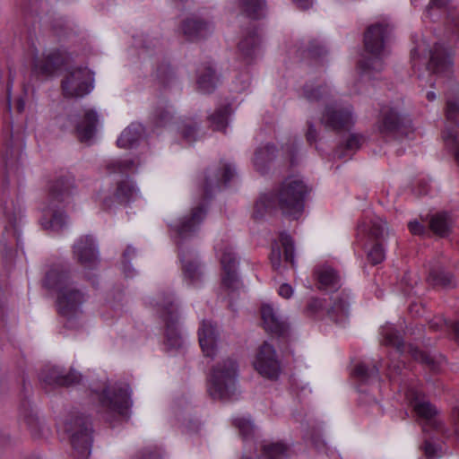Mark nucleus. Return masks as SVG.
Instances as JSON below:
<instances>
[{
    "label": "nucleus",
    "instance_id": "obj_1",
    "mask_svg": "<svg viewBox=\"0 0 459 459\" xmlns=\"http://www.w3.org/2000/svg\"><path fill=\"white\" fill-rule=\"evenodd\" d=\"M310 189L299 175L284 178L274 193L264 194L256 200L252 216L255 219L272 214L276 209L291 219L298 220L304 212V202Z\"/></svg>",
    "mask_w": 459,
    "mask_h": 459
},
{
    "label": "nucleus",
    "instance_id": "obj_2",
    "mask_svg": "<svg viewBox=\"0 0 459 459\" xmlns=\"http://www.w3.org/2000/svg\"><path fill=\"white\" fill-rule=\"evenodd\" d=\"M411 63L418 73L420 86L422 88L434 86L438 79L448 78L453 72L450 52L425 36L415 39L411 51Z\"/></svg>",
    "mask_w": 459,
    "mask_h": 459
},
{
    "label": "nucleus",
    "instance_id": "obj_3",
    "mask_svg": "<svg viewBox=\"0 0 459 459\" xmlns=\"http://www.w3.org/2000/svg\"><path fill=\"white\" fill-rule=\"evenodd\" d=\"M44 284L55 295L58 313L67 320V326L73 327V321L82 314L83 292L74 286L61 266H55L47 273Z\"/></svg>",
    "mask_w": 459,
    "mask_h": 459
},
{
    "label": "nucleus",
    "instance_id": "obj_4",
    "mask_svg": "<svg viewBox=\"0 0 459 459\" xmlns=\"http://www.w3.org/2000/svg\"><path fill=\"white\" fill-rule=\"evenodd\" d=\"M391 27L387 22H376L368 27L364 37L365 53L359 61L358 74L361 81L373 79L385 65Z\"/></svg>",
    "mask_w": 459,
    "mask_h": 459
},
{
    "label": "nucleus",
    "instance_id": "obj_5",
    "mask_svg": "<svg viewBox=\"0 0 459 459\" xmlns=\"http://www.w3.org/2000/svg\"><path fill=\"white\" fill-rule=\"evenodd\" d=\"M304 92L309 101H319L325 106L321 122L326 127L339 131L348 129L354 124L351 106L339 101L328 85H320L316 89L306 86Z\"/></svg>",
    "mask_w": 459,
    "mask_h": 459
},
{
    "label": "nucleus",
    "instance_id": "obj_6",
    "mask_svg": "<svg viewBox=\"0 0 459 459\" xmlns=\"http://www.w3.org/2000/svg\"><path fill=\"white\" fill-rule=\"evenodd\" d=\"M349 293L342 290L330 297V303L320 298H310L305 307L307 316L316 320H330L339 325H344L349 316Z\"/></svg>",
    "mask_w": 459,
    "mask_h": 459
},
{
    "label": "nucleus",
    "instance_id": "obj_7",
    "mask_svg": "<svg viewBox=\"0 0 459 459\" xmlns=\"http://www.w3.org/2000/svg\"><path fill=\"white\" fill-rule=\"evenodd\" d=\"M208 391L219 400H230L237 391V364L230 358L221 359L212 367Z\"/></svg>",
    "mask_w": 459,
    "mask_h": 459
},
{
    "label": "nucleus",
    "instance_id": "obj_8",
    "mask_svg": "<svg viewBox=\"0 0 459 459\" xmlns=\"http://www.w3.org/2000/svg\"><path fill=\"white\" fill-rule=\"evenodd\" d=\"M378 132L386 136L406 135L412 129L411 119L402 100L382 106L377 121Z\"/></svg>",
    "mask_w": 459,
    "mask_h": 459
},
{
    "label": "nucleus",
    "instance_id": "obj_9",
    "mask_svg": "<svg viewBox=\"0 0 459 459\" xmlns=\"http://www.w3.org/2000/svg\"><path fill=\"white\" fill-rule=\"evenodd\" d=\"M60 433L67 434L72 446L81 459L87 458L91 451V424L83 416L71 414L57 423Z\"/></svg>",
    "mask_w": 459,
    "mask_h": 459
},
{
    "label": "nucleus",
    "instance_id": "obj_10",
    "mask_svg": "<svg viewBox=\"0 0 459 459\" xmlns=\"http://www.w3.org/2000/svg\"><path fill=\"white\" fill-rule=\"evenodd\" d=\"M150 305L156 309L157 314L165 323V345L168 349H178L183 343V338L178 329V307L170 295H159L150 300Z\"/></svg>",
    "mask_w": 459,
    "mask_h": 459
},
{
    "label": "nucleus",
    "instance_id": "obj_11",
    "mask_svg": "<svg viewBox=\"0 0 459 459\" xmlns=\"http://www.w3.org/2000/svg\"><path fill=\"white\" fill-rule=\"evenodd\" d=\"M214 250L222 270L221 286L229 296L234 298L241 284L237 273L238 258L233 243L229 238H221L216 242Z\"/></svg>",
    "mask_w": 459,
    "mask_h": 459
},
{
    "label": "nucleus",
    "instance_id": "obj_12",
    "mask_svg": "<svg viewBox=\"0 0 459 459\" xmlns=\"http://www.w3.org/2000/svg\"><path fill=\"white\" fill-rule=\"evenodd\" d=\"M72 194L73 190L70 185L64 186L63 183H58L54 186L50 200L42 208L40 223L45 230L58 232L68 224V219L57 206V203H68Z\"/></svg>",
    "mask_w": 459,
    "mask_h": 459
},
{
    "label": "nucleus",
    "instance_id": "obj_13",
    "mask_svg": "<svg viewBox=\"0 0 459 459\" xmlns=\"http://www.w3.org/2000/svg\"><path fill=\"white\" fill-rule=\"evenodd\" d=\"M385 222L380 218L375 217L365 220L358 226L357 239L359 242L367 241L365 248L368 252V259L373 264L381 263L385 256V249L379 242L384 235Z\"/></svg>",
    "mask_w": 459,
    "mask_h": 459
},
{
    "label": "nucleus",
    "instance_id": "obj_14",
    "mask_svg": "<svg viewBox=\"0 0 459 459\" xmlns=\"http://www.w3.org/2000/svg\"><path fill=\"white\" fill-rule=\"evenodd\" d=\"M141 198V193L134 181L126 178L110 186L109 180L96 194L95 199L104 209H111L117 204H129Z\"/></svg>",
    "mask_w": 459,
    "mask_h": 459
},
{
    "label": "nucleus",
    "instance_id": "obj_15",
    "mask_svg": "<svg viewBox=\"0 0 459 459\" xmlns=\"http://www.w3.org/2000/svg\"><path fill=\"white\" fill-rule=\"evenodd\" d=\"M128 385L121 383L107 386L99 395L100 403L107 413V420L126 417L132 404Z\"/></svg>",
    "mask_w": 459,
    "mask_h": 459
},
{
    "label": "nucleus",
    "instance_id": "obj_16",
    "mask_svg": "<svg viewBox=\"0 0 459 459\" xmlns=\"http://www.w3.org/2000/svg\"><path fill=\"white\" fill-rule=\"evenodd\" d=\"M405 397L422 425V430L425 434L432 431L437 434L442 431L441 422L437 418V411L427 400L421 390L411 386L406 391Z\"/></svg>",
    "mask_w": 459,
    "mask_h": 459
},
{
    "label": "nucleus",
    "instance_id": "obj_17",
    "mask_svg": "<svg viewBox=\"0 0 459 459\" xmlns=\"http://www.w3.org/2000/svg\"><path fill=\"white\" fill-rule=\"evenodd\" d=\"M26 59L35 74L52 76L68 63L69 55L62 50L55 49L39 56V50L32 46L26 53Z\"/></svg>",
    "mask_w": 459,
    "mask_h": 459
},
{
    "label": "nucleus",
    "instance_id": "obj_18",
    "mask_svg": "<svg viewBox=\"0 0 459 459\" xmlns=\"http://www.w3.org/2000/svg\"><path fill=\"white\" fill-rule=\"evenodd\" d=\"M93 73L87 67H70L62 79L61 87L65 97L81 98L93 89Z\"/></svg>",
    "mask_w": 459,
    "mask_h": 459
},
{
    "label": "nucleus",
    "instance_id": "obj_19",
    "mask_svg": "<svg viewBox=\"0 0 459 459\" xmlns=\"http://www.w3.org/2000/svg\"><path fill=\"white\" fill-rule=\"evenodd\" d=\"M382 343L386 346L394 348L395 352L398 354L408 353L410 356L421 363L429 365L431 369L437 370L438 367L436 365L434 358L426 352L420 351L418 348L408 345L404 346L402 342L401 336L394 325L386 324L381 328Z\"/></svg>",
    "mask_w": 459,
    "mask_h": 459
},
{
    "label": "nucleus",
    "instance_id": "obj_20",
    "mask_svg": "<svg viewBox=\"0 0 459 459\" xmlns=\"http://www.w3.org/2000/svg\"><path fill=\"white\" fill-rule=\"evenodd\" d=\"M442 139L445 145L454 152L459 164V99L448 100L446 102Z\"/></svg>",
    "mask_w": 459,
    "mask_h": 459
},
{
    "label": "nucleus",
    "instance_id": "obj_21",
    "mask_svg": "<svg viewBox=\"0 0 459 459\" xmlns=\"http://www.w3.org/2000/svg\"><path fill=\"white\" fill-rule=\"evenodd\" d=\"M253 365L259 375L270 380H276L281 372V363L276 351L267 342L259 347Z\"/></svg>",
    "mask_w": 459,
    "mask_h": 459
},
{
    "label": "nucleus",
    "instance_id": "obj_22",
    "mask_svg": "<svg viewBox=\"0 0 459 459\" xmlns=\"http://www.w3.org/2000/svg\"><path fill=\"white\" fill-rule=\"evenodd\" d=\"M205 216L204 204L192 209L190 216L168 222L173 238L186 239L195 235Z\"/></svg>",
    "mask_w": 459,
    "mask_h": 459
},
{
    "label": "nucleus",
    "instance_id": "obj_23",
    "mask_svg": "<svg viewBox=\"0 0 459 459\" xmlns=\"http://www.w3.org/2000/svg\"><path fill=\"white\" fill-rule=\"evenodd\" d=\"M198 341L204 357L214 359L221 353L219 329L211 320L204 319L198 328Z\"/></svg>",
    "mask_w": 459,
    "mask_h": 459
},
{
    "label": "nucleus",
    "instance_id": "obj_24",
    "mask_svg": "<svg viewBox=\"0 0 459 459\" xmlns=\"http://www.w3.org/2000/svg\"><path fill=\"white\" fill-rule=\"evenodd\" d=\"M73 257L83 269H95L100 259L93 238L82 236L77 238L73 245Z\"/></svg>",
    "mask_w": 459,
    "mask_h": 459
},
{
    "label": "nucleus",
    "instance_id": "obj_25",
    "mask_svg": "<svg viewBox=\"0 0 459 459\" xmlns=\"http://www.w3.org/2000/svg\"><path fill=\"white\" fill-rule=\"evenodd\" d=\"M270 260L274 269H280L286 263H294V245L288 234L281 233L273 244Z\"/></svg>",
    "mask_w": 459,
    "mask_h": 459
},
{
    "label": "nucleus",
    "instance_id": "obj_26",
    "mask_svg": "<svg viewBox=\"0 0 459 459\" xmlns=\"http://www.w3.org/2000/svg\"><path fill=\"white\" fill-rule=\"evenodd\" d=\"M234 167L230 163H222L217 170L210 169L204 180V193L206 196L219 189L221 186L226 185L235 177Z\"/></svg>",
    "mask_w": 459,
    "mask_h": 459
},
{
    "label": "nucleus",
    "instance_id": "obj_27",
    "mask_svg": "<svg viewBox=\"0 0 459 459\" xmlns=\"http://www.w3.org/2000/svg\"><path fill=\"white\" fill-rule=\"evenodd\" d=\"M179 258L185 280L188 284L197 287L201 282L203 272L196 253L180 247Z\"/></svg>",
    "mask_w": 459,
    "mask_h": 459
},
{
    "label": "nucleus",
    "instance_id": "obj_28",
    "mask_svg": "<svg viewBox=\"0 0 459 459\" xmlns=\"http://www.w3.org/2000/svg\"><path fill=\"white\" fill-rule=\"evenodd\" d=\"M212 22L203 20L197 16L186 18L181 26V30L189 40L203 39L213 31Z\"/></svg>",
    "mask_w": 459,
    "mask_h": 459
},
{
    "label": "nucleus",
    "instance_id": "obj_29",
    "mask_svg": "<svg viewBox=\"0 0 459 459\" xmlns=\"http://www.w3.org/2000/svg\"><path fill=\"white\" fill-rule=\"evenodd\" d=\"M260 313L265 331L276 334H282L285 332L286 323L273 304L266 302L263 303Z\"/></svg>",
    "mask_w": 459,
    "mask_h": 459
},
{
    "label": "nucleus",
    "instance_id": "obj_30",
    "mask_svg": "<svg viewBox=\"0 0 459 459\" xmlns=\"http://www.w3.org/2000/svg\"><path fill=\"white\" fill-rule=\"evenodd\" d=\"M238 51L241 58L247 64H251L262 56L261 39L255 32L248 33L240 40Z\"/></svg>",
    "mask_w": 459,
    "mask_h": 459
},
{
    "label": "nucleus",
    "instance_id": "obj_31",
    "mask_svg": "<svg viewBox=\"0 0 459 459\" xmlns=\"http://www.w3.org/2000/svg\"><path fill=\"white\" fill-rule=\"evenodd\" d=\"M318 288L325 290H338L341 287V278L330 266L323 265L315 272Z\"/></svg>",
    "mask_w": 459,
    "mask_h": 459
},
{
    "label": "nucleus",
    "instance_id": "obj_32",
    "mask_svg": "<svg viewBox=\"0 0 459 459\" xmlns=\"http://www.w3.org/2000/svg\"><path fill=\"white\" fill-rule=\"evenodd\" d=\"M40 379L49 385H70L81 379V375L76 371H71L63 375L59 368H52L48 374L42 373Z\"/></svg>",
    "mask_w": 459,
    "mask_h": 459
},
{
    "label": "nucleus",
    "instance_id": "obj_33",
    "mask_svg": "<svg viewBox=\"0 0 459 459\" xmlns=\"http://www.w3.org/2000/svg\"><path fill=\"white\" fill-rule=\"evenodd\" d=\"M97 124V113L94 110H87L83 119L76 126V131L82 142H88L93 137Z\"/></svg>",
    "mask_w": 459,
    "mask_h": 459
},
{
    "label": "nucleus",
    "instance_id": "obj_34",
    "mask_svg": "<svg viewBox=\"0 0 459 459\" xmlns=\"http://www.w3.org/2000/svg\"><path fill=\"white\" fill-rule=\"evenodd\" d=\"M143 134V127L141 124L133 123L128 126L118 137L117 143L119 148H133Z\"/></svg>",
    "mask_w": 459,
    "mask_h": 459
},
{
    "label": "nucleus",
    "instance_id": "obj_35",
    "mask_svg": "<svg viewBox=\"0 0 459 459\" xmlns=\"http://www.w3.org/2000/svg\"><path fill=\"white\" fill-rule=\"evenodd\" d=\"M196 84L203 93L212 92L218 84V77L211 66H202L197 71Z\"/></svg>",
    "mask_w": 459,
    "mask_h": 459
},
{
    "label": "nucleus",
    "instance_id": "obj_36",
    "mask_svg": "<svg viewBox=\"0 0 459 459\" xmlns=\"http://www.w3.org/2000/svg\"><path fill=\"white\" fill-rule=\"evenodd\" d=\"M275 157V148L273 145H265L258 148L254 154L252 162L255 169L261 174L265 173L269 164Z\"/></svg>",
    "mask_w": 459,
    "mask_h": 459
},
{
    "label": "nucleus",
    "instance_id": "obj_37",
    "mask_svg": "<svg viewBox=\"0 0 459 459\" xmlns=\"http://www.w3.org/2000/svg\"><path fill=\"white\" fill-rule=\"evenodd\" d=\"M452 226L451 216L447 212H437L431 216L429 227L431 230L439 236L448 234Z\"/></svg>",
    "mask_w": 459,
    "mask_h": 459
},
{
    "label": "nucleus",
    "instance_id": "obj_38",
    "mask_svg": "<svg viewBox=\"0 0 459 459\" xmlns=\"http://www.w3.org/2000/svg\"><path fill=\"white\" fill-rule=\"evenodd\" d=\"M137 167L138 163L131 158L117 159L108 162L107 165V170L110 175H124L134 172Z\"/></svg>",
    "mask_w": 459,
    "mask_h": 459
},
{
    "label": "nucleus",
    "instance_id": "obj_39",
    "mask_svg": "<svg viewBox=\"0 0 459 459\" xmlns=\"http://www.w3.org/2000/svg\"><path fill=\"white\" fill-rule=\"evenodd\" d=\"M230 114L231 108L229 106L217 108L209 117L212 128L218 131H224L229 125Z\"/></svg>",
    "mask_w": 459,
    "mask_h": 459
},
{
    "label": "nucleus",
    "instance_id": "obj_40",
    "mask_svg": "<svg viewBox=\"0 0 459 459\" xmlns=\"http://www.w3.org/2000/svg\"><path fill=\"white\" fill-rule=\"evenodd\" d=\"M377 373L378 369L375 365L365 362L358 364L353 371V375L357 379L366 383L377 379Z\"/></svg>",
    "mask_w": 459,
    "mask_h": 459
},
{
    "label": "nucleus",
    "instance_id": "obj_41",
    "mask_svg": "<svg viewBox=\"0 0 459 459\" xmlns=\"http://www.w3.org/2000/svg\"><path fill=\"white\" fill-rule=\"evenodd\" d=\"M287 455V447L282 443H273L264 446L263 459H285Z\"/></svg>",
    "mask_w": 459,
    "mask_h": 459
},
{
    "label": "nucleus",
    "instance_id": "obj_42",
    "mask_svg": "<svg viewBox=\"0 0 459 459\" xmlns=\"http://www.w3.org/2000/svg\"><path fill=\"white\" fill-rule=\"evenodd\" d=\"M428 281L433 285L451 287L454 285L453 276L443 270H431Z\"/></svg>",
    "mask_w": 459,
    "mask_h": 459
},
{
    "label": "nucleus",
    "instance_id": "obj_43",
    "mask_svg": "<svg viewBox=\"0 0 459 459\" xmlns=\"http://www.w3.org/2000/svg\"><path fill=\"white\" fill-rule=\"evenodd\" d=\"M264 5L263 0H242L241 3L243 11L255 19L263 15Z\"/></svg>",
    "mask_w": 459,
    "mask_h": 459
},
{
    "label": "nucleus",
    "instance_id": "obj_44",
    "mask_svg": "<svg viewBox=\"0 0 459 459\" xmlns=\"http://www.w3.org/2000/svg\"><path fill=\"white\" fill-rule=\"evenodd\" d=\"M423 451L427 459H438L442 455L441 446L436 444L430 435L425 437Z\"/></svg>",
    "mask_w": 459,
    "mask_h": 459
},
{
    "label": "nucleus",
    "instance_id": "obj_45",
    "mask_svg": "<svg viewBox=\"0 0 459 459\" xmlns=\"http://www.w3.org/2000/svg\"><path fill=\"white\" fill-rule=\"evenodd\" d=\"M234 425L245 438H247L254 432L255 426L248 416L235 418Z\"/></svg>",
    "mask_w": 459,
    "mask_h": 459
},
{
    "label": "nucleus",
    "instance_id": "obj_46",
    "mask_svg": "<svg viewBox=\"0 0 459 459\" xmlns=\"http://www.w3.org/2000/svg\"><path fill=\"white\" fill-rule=\"evenodd\" d=\"M178 130L182 136L189 143L195 140V128L192 126L191 122H183L179 126Z\"/></svg>",
    "mask_w": 459,
    "mask_h": 459
},
{
    "label": "nucleus",
    "instance_id": "obj_47",
    "mask_svg": "<svg viewBox=\"0 0 459 459\" xmlns=\"http://www.w3.org/2000/svg\"><path fill=\"white\" fill-rule=\"evenodd\" d=\"M363 143V137L360 134H352L346 141V148L351 151L357 150Z\"/></svg>",
    "mask_w": 459,
    "mask_h": 459
},
{
    "label": "nucleus",
    "instance_id": "obj_48",
    "mask_svg": "<svg viewBox=\"0 0 459 459\" xmlns=\"http://www.w3.org/2000/svg\"><path fill=\"white\" fill-rule=\"evenodd\" d=\"M135 254V249L132 247H127V248L125 250L123 254V271L126 274V276L129 277L132 276V273H130V266L127 265L126 261L130 258L131 255H134Z\"/></svg>",
    "mask_w": 459,
    "mask_h": 459
},
{
    "label": "nucleus",
    "instance_id": "obj_49",
    "mask_svg": "<svg viewBox=\"0 0 459 459\" xmlns=\"http://www.w3.org/2000/svg\"><path fill=\"white\" fill-rule=\"evenodd\" d=\"M278 294L283 299H290L294 294V289L289 283H282L278 289Z\"/></svg>",
    "mask_w": 459,
    "mask_h": 459
},
{
    "label": "nucleus",
    "instance_id": "obj_50",
    "mask_svg": "<svg viewBox=\"0 0 459 459\" xmlns=\"http://www.w3.org/2000/svg\"><path fill=\"white\" fill-rule=\"evenodd\" d=\"M156 116H157V124L159 126H166L172 118L171 111L169 108L160 111Z\"/></svg>",
    "mask_w": 459,
    "mask_h": 459
},
{
    "label": "nucleus",
    "instance_id": "obj_51",
    "mask_svg": "<svg viewBox=\"0 0 459 459\" xmlns=\"http://www.w3.org/2000/svg\"><path fill=\"white\" fill-rule=\"evenodd\" d=\"M408 228L411 233L413 235H422L425 233L424 225L419 222L418 221H410L408 224Z\"/></svg>",
    "mask_w": 459,
    "mask_h": 459
},
{
    "label": "nucleus",
    "instance_id": "obj_52",
    "mask_svg": "<svg viewBox=\"0 0 459 459\" xmlns=\"http://www.w3.org/2000/svg\"><path fill=\"white\" fill-rule=\"evenodd\" d=\"M449 0H430L429 4L427 9V13L431 15V13L437 9H441L443 7H446Z\"/></svg>",
    "mask_w": 459,
    "mask_h": 459
},
{
    "label": "nucleus",
    "instance_id": "obj_53",
    "mask_svg": "<svg viewBox=\"0 0 459 459\" xmlns=\"http://www.w3.org/2000/svg\"><path fill=\"white\" fill-rule=\"evenodd\" d=\"M393 361H391L388 365H387V376L389 378H394L395 375L398 374V372L401 370V368L399 365H393Z\"/></svg>",
    "mask_w": 459,
    "mask_h": 459
},
{
    "label": "nucleus",
    "instance_id": "obj_54",
    "mask_svg": "<svg viewBox=\"0 0 459 459\" xmlns=\"http://www.w3.org/2000/svg\"><path fill=\"white\" fill-rule=\"evenodd\" d=\"M307 140L309 143H312L316 140V130L314 127V126L310 123L308 124V128L307 131Z\"/></svg>",
    "mask_w": 459,
    "mask_h": 459
},
{
    "label": "nucleus",
    "instance_id": "obj_55",
    "mask_svg": "<svg viewBox=\"0 0 459 459\" xmlns=\"http://www.w3.org/2000/svg\"><path fill=\"white\" fill-rule=\"evenodd\" d=\"M301 9H307L313 4V0H293Z\"/></svg>",
    "mask_w": 459,
    "mask_h": 459
},
{
    "label": "nucleus",
    "instance_id": "obj_56",
    "mask_svg": "<svg viewBox=\"0 0 459 459\" xmlns=\"http://www.w3.org/2000/svg\"><path fill=\"white\" fill-rule=\"evenodd\" d=\"M453 415L456 424L455 435L459 437V406L454 409Z\"/></svg>",
    "mask_w": 459,
    "mask_h": 459
},
{
    "label": "nucleus",
    "instance_id": "obj_57",
    "mask_svg": "<svg viewBox=\"0 0 459 459\" xmlns=\"http://www.w3.org/2000/svg\"><path fill=\"white\" fill-rule=\"evenodd\" d=\"M26 424L32 430L37 425V419L33 415H30L25 419Z\"/></svg>",
    "mask_w": 459,
    "mask_h": 459
},
{
    "label": "nucleus",
    "instance_id": "obj_58",
    "mask_svg": "<svg viewBox=\"0 0 459 459\" xmlns=\"http://www.w3.org/2000/svg\"><path fill=\"white\" fill-rule=\"evenodd\" d=\"M449 327H451L455 333V340L459 344V322L452 323Z\"/></svg>",
    "mask_w": 459,
    "mask_h": 459
},
{
    "label": "nucleus",
    "instance_id": "obj_59",
    "mask_svg": "<svg viewBox=\"0 0 459 459\" xmlns=\"http://www.w3.org/2000/svg\"><path fill=\"white\" fill-rule=\"evenodd\" d=\"M411 281V275H407L403 279V282L405 283L406 288H408V289L404 290V292H405V294H408V295L410 294V290L412 288V283Z\"/></svg>",
    "mask_w": 459,
    "mask_h": 459
},
{
    "label": "nucleus",
    "instance_id": "obj_60",
    "mask_svg": "<svg viewBox=\"0 0 459 459\" xmlns=\"http://www.w3.org/2000/svg\"><path fill=\"white\" fill-rule=\"evenodd\" d=\"M448 17L451 20V22L454 23V25L459 29V16L455 17V13L449 10Z\"/></svg>",
    "mask_w": 459,
    "mask_h": 459
},
{
    "label": "nucleus",
    "instance_id": "obj_61",
    "mask_svg": "<svg viewBox=\"0 0 459 459\" xmlns=\"http://www.w3.org/2000/svg\"><path fill=\"white\" fill-rule=\"evenodd\" d=\"M425 98L431 102L437 100V94L433 91H428L426 92Z\"/></svg>",
    "mask_w": 459,
    "mask_h": 459
},
{
    "label": "nucleus",
    "instance_id": "obj_62",
    "mask_svg": "<svg viewBox=\"0 0 459 459\" xmlns=\"http://www.w3.org/2000/svg\"><path fill=\"white\" fill-rule=\"evenodd\" d=\"M25 108V102L22 99H19L16 103V108L19 112L23 111Z\"/></svg>",
    "mask_w": 459,
    "mask_h": 459
},
{
    "label": "nucleus",
    "instance_id": "obj_63",
    "mask_svg": "<svg viewBox=\"0 0 459 459\" xmlns=\"http://www.w3.org/2000/svg\"><path fill=\"white\" fill-rule=\"evenodd\" d=\"M312 443L318 450H321L325 445L324 441H320L319 439H313Z\"/></svg>",
    "mask_w": 459,
    "mask_h": 459
},
{
    "label": "nucleus",
    "instance_id": "obj_64",
    "mask_svg": "<svg viewBox=\"0 0 459 459\" xmlns=\"http://www.w3.org/2000/svg\"><path fill=\"white\" fill-rule=\"evenodd\" d=\"M247 85H248V82H247V83L245 85H243L240 89L244 90L246 87H247Z\"/></svg>",
    "mask_w": 459,
    "mask_h": 459
}]
</instances>
